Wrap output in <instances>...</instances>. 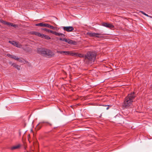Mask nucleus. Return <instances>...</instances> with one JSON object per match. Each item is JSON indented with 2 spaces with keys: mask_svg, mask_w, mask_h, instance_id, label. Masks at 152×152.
I'll return each instance as SVG.
<instances>
[{
  "mask_svg": "<svg viewBox=\"0 0 152 152\" xmlns=\"http://www.w3.org/2000/svg\"><path fill=\"white\" fill-rule=\"evenodd\" d=\"M96 57V54L95 53L88 52L85 55L84 61L86 64H91L94 61Z\"/></svg>",
  "mask_w": 152,
  "mask_h": 152,
  "instance_id": "1",
  "label": "nucleus"
},
{
  "mask_svg": "<svg viewBox=\"0 0 152 152\" xmlns=\"http://www.w3.org/2000/svg\"><path fill=\"white\" fill-rule=\"evenodd\" d=\"M136 97L135 93L133 92L128 94L125 98L123 106L126 107H128L131 105L133 100Z\"/></svg>",
  "mask_w": 152,
  "mask_h": 152,
  "instance_id": "2",
  "label": "nucleus"
},
{
  "mask_svg": "<svg viewBox=\"0 0 152 152\" xmlns=\"http://www.w3.org/2000/svg\"><path fill=\"white\" fill-rule=\"evenodd\" d=\"M37 52L39 54L47 58L52 57L55 55L54 53L52 51L45 48H39Z\"/></svg>",
  "mask_w": 152,
  "mask_h": 152,
  "instance_id": "3",
  "label": "nucleus"
},
{
  "mask_svg": "<svg viewBox=\"0 0 152 152\" xmlns=\"http://www.w3.org/2000/svg\"><path fill=\"white\" fill-rule=\"evenodd\" d=\"M57 53L65 55H71L75 56H78L80 58H85V55L81 53H72L68 51H62L57 50Z\"/></svg>",
  "mask_w": 152,
  "mask_h": 152,
  "instance_id": "4",
  "label": "nucleus"
},
{
  "mask_svg": "<svg viewBox=\"0 0 152 152\" xmlns=\"http://www.w3.org/2000/svg\"><path fill=\"white\" fill-rule=\"evenodd\" d=\"M42 30H43L45 31H47L48 33H51L54 34L56 36H61L62 37H64L65 36V35L63 34L62 33H58V32L56 31H54L53 30H50L47 29L46 28H44L42 29Z\"/></svg>",
  "mask_w": 152,
  "mask_h": 152,
  "instance_id": "5",
  "label": "nucleus"
},
{
  "mask_svg": "<svg viewBox=\"0 0 152 152\" xmlns=\"http://www.w3.org/2000/svg\"><path fill=\"white\" fill-rule=\"evenodd\" d=\"M59 39L60 41L65 42L69 44L76 45L77 44L76 42L73 41L72 40H71L69 39H66L65 38H59Z\"/></svg>",
  "mask_w": 152,
  "mask_h": 152,
  "instance_id": "6",
  "label": "nucleus"
},
{
  "mask_svg": "<svg viewBox=\"0 0 152 152\" xmlns=\"http://www.w3.org/2000/svg\"><path fill=\"white\" fill-rule=\"evenodd\" d=\"M47 124L46 125H49L50 126H51L52 125V124L48 122H40L39 124H38L36 127V129L37 130H39V129L42 126V124Z\"/></svg>",
  "mask_w": 152,
  "mask_h": 152,
  "instance_id": "7",
  "label": "nucleus"
},
{
  "mask_svg": "<svg viewBox=\"0 0 152 152\" xmlns=\"http://www.w3.org/2000/svg\"><path fill=\"white\" fill-rule=\"evenodd\" d=\"M87 34L90 37H96L98 38L101 37V36H99L101 34H100L88 32L87 33Z\"/></svg>",
  "mask_w": 152,
  "mask_h": 152,
  "instance_id": "8",
  "label": "nucleus"
},
{
  "mask_svg": "<svg viewBox=\"0 0 152 152\" xmlns=\"http://www.w3.org/2000/svg\"><path fill=\"white\" fill-rule=\"evenodd\" d=\"M64 30L67 32L72 31L74 29V28L72 26H64L62 27Z\"/></svg>",
  "mask_w": 152,
  "mask_h": 152,
  "instance_id": "9",
  "label": "nucleus"
},
{
  "mask_svg": "<svg viewBox=\"0 0 152 152\" xmlns=\"http://www.w3.org/2000/svg\"><path fill=\"white\" fill-rule=\"evenodd\" d=\"M102 25L107 28H114V26L111 24L108 23H102Z\"/></svg>",
  "mask_w": 152,
  "mask_h": 152,
  "instance_id": "10",
  "label": "nucleus"
},
{
  "mask_svg": "<svg viewBox=\"0 0 152 152\" xmlns=\"http://www.w3.org/2000/svg\"><path fill=\"white\" fill-rule=\"evenodd\" d=\"M7 55L9 57H10V58H12V59H14L16 60H19V58L15 56L9 54H8Z\"/></svg>",
  "mask_w": 152,
  "mask_h": 152,
  "instance_id": "11",
  "label": "nucleus"
},
{
  "mask_svg": "<svg viewBox=\"0 0 152 152\" xmlns=\"http://www.w3.org/2000/svg\"><path fill=\"white\" fill-rule=\"evenodd\" d=\"M9 42L10 43L14 45L15 46L18 47V43L17 42L14 41H9Z\"/></svg>",
  "mask_w": 152,
  "mask_h": 152,
  "instance_id": "12",
  "label": "nucleus"
},
{
  "mask_svg": "<svg viewBox=\"0 0 152 152\" xmlns=\"http://www.w3.org/2000/svg\"><path fill=\"white\" fill-rule=\"evenodd\" d=\"M2 23H3L5 25H9V26H13V25H14L12 23L4 21V20H2Z\"/></svg>",
  "mask_w": 152,
  "mask_h": 152,
  "instance_id": "13",
  "label": "nucleus"
},
{
  "mask_svg": "<svg viewBox=\"0 0 152 152\" xmlns=\"http://www.w3.org/2000/svg\"><path fill=\"white\" fill-rule=\"evenodd\" d=\"M20 146V145L18 144L17 145L13 146L11 148V149L12 150H14L16 149H17L19 148Z\"/></svg>",
  "mask_w": 152,
  "mask_h": 152,
  "instance_id": "14",
  "label": "nucleus"
},
{
  "mask_svg": "<svg viewBox=\"0 0 152 152\" xmlns=\"http://www.w3.org/2000/svg\"><path fill=\"white\" fill-rule=\"evenodd\" d=\"M12 65L15 68H16L18 70H20V66L16 64L13 63Z\"/></svg>",
  "mask_w": 152,
  "mask_h": 152,
  "instance_id": "15",
  "label": "nucleus"
},
{
  "mask_svg": "<svg viewBox=\"0 0 152 152\" xmlns=\"http://www.w3.org/2000/svg\"><path fill=\"white\" fill-rule=\"evenodd\" d=\"M32 34H33L39 37H40V36H41V35H40V34H41L40 33L38 32H37L32 31Z\"/></svg>",
  "mask_w": 152,
  "mask_h": 152,
  "instance_id": "16",
  "label": "nucleus"
},
{
  "mask_svg": "<svg viewBox=\"0 0 152 152\" xmlns=\"http://www.w3.org/2000/svg\"><path fill=\"white\" fill-rule=\"evenodd\" d=\"M44 24L45 23H40L37 24H36V26H40L41 27H44L45 25Z\"/></svg>",
  "mask_w": 152,
  "mask_h": 152,
  "instance_id": "17",
  "label": "nucleus"
},
{
  "mask_svg": "<svg viewBox=\"0 0 152 152\" xmlns=\"http://www.w3.org/2000/svg\"><path fill=\"white\" fill-rule=\"evenodd\" d=\"M44 38L45 39H50V37L48 35H45Z\"/></svg>",
  "mask_w": 152,
  "mask_h": 152,
  "instance_id": "18",
  "label": "nucleus"
},
{
  "mask_svg": "<svg viewBox=\"0 0 152 152\" xmlns=\"http://www.w3.org/2000/svg\"><path fill=\"white\" fill-rule=\"evenodd\" d=\"M44 25H45L44 27H45L49 28H50V25L47 23H45Z\"/></svg>",
  "mask_w": 152,
  "mask_h": 152,
  "instance_id": "19",
  "label": "nucleus"
},
{
  "mask_svg": "<svg viewBox=\"0 0 152 152\" xmlns=\"http://www.w3.org/2000/svg\"><path fill=\"white\" fill-rule=\"evenodd\" d=\"M140 12H141L142 14L144 15L147 16V17H149L150 16H149L148 15L146 14L144 12L141 11Z\"/></svg>",
  "mask_w": 152,
  "mask_h": 152,
  "instance_id": "20",
  "label": "nucleus"
},
{
  "mask_svg": "<svg viewBox=\"0 0 152 152\" xmlns=\"http://www.w3.org/2000/svg\"><path fill=\"white\" fill-rule=\"evenodd\" d=\"M50 28L52 29H53V30H55V28L54 26H51V25L50 26Z\"/></svg>",
  "mask_w": 152,
  "mask_h": 152,
  "instance_id": "21",
  "label": "nucleus"
},
{
  "mask_svg": "<svg viewBox=\"0 0 152 152\" xmlns=\"http://www.w3.org/2000/svg\"><path fill=\"white\" fill-rule=\"evenodd\" d=\"M105 106H107V107L106 108V110H108L109 108V107H111V106H110L109 105H105Z\"/></svg>",
  "mask_w": 152,
  "mask_h": 152,
  "instance_id": "22",
  "label": "nucleus"
},
{
  "mask_svg": "<svg viewBox=\"0 0 152 152\" xmlns=\"http://www.w3.org/2000/svg\"><path fill=\"white\" fill-rule=\"evenodd\" d=\"M40 35H41V36H40V37H41V38L44 37L45 34H41Z\"/></svg>",
  "mask_w": 152,
  "mask_h": 152,
  "instance_id": "23",
  "label": "nucleus"
},
{
  "mask_svg": "<svg viewBox=\"0 0 152 152\" xmlns=\"http://www.w3.org/2000/svg\"><path fill=\"white\" fill-rule=\"evenodd\" d=\"M13 27L16 28L18 27V26L16 24H14L13 25Z\"/></svg>",
  "mask_w": 152,
  "mask_h": 152,
  "instance_id": "24",
  "label": "nucleus"
},
{
  "mask_svg": "<svg viewBox=\"0 0 152 152\" xmlns=\"http://www.w3.org/2000/svg\"><path fill=\"white\" fill-rule=\"evenodd\" d=\"M18 61H19V62L22 63L23 62V61L19 59V60H18Z\"/></svg>",
  "mask_w": 152,
  "mask_h": 152,
  "instance_id": "25",
  "label": "nucleus"
},
{
  "mask_svg": "<svg viewBox=\"0 0 152 152\" xmlns=\"http://www.w3.org/2000/svg\"><path fill=\"white\" fill-rule=\"evenodd\" d=\"M57 127H55L54 128H57Z\"/></svg>",
  "mask_w": 152,
  "mask_h": 152,
  "instance_id": "26",
  "label": "nucleus"
}]
</instances>
